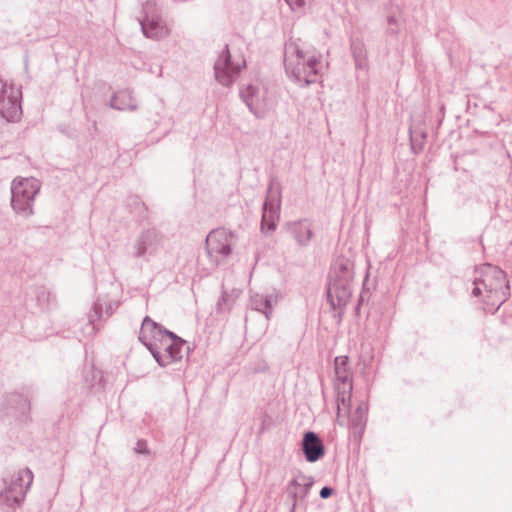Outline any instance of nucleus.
Masks as SVG:
<instances>
[{
	"instance_id": "obj_20",
	"label": "nucleus",
	"mask_w": 512,
	"mask_h": 512,
	"mask_svg": "<svg viewBox=\"0 0 512 512\" xmlns=\"http://www.w3.org/2000/svg\"><path fill=\"white\" fill-rule=\"evenodd\" d=\"M220 63H217L216 70L218 71L220 69Z\"/></svg>"
},
{
	"instance_id": "obj_15",
	"label": "nucleus",
	"mask_w": 512,
	"mask_h": 512,
	"mask_svg": "<svg viewBox=\"0 0 512 512\" xmlns=\"http://www.w3.org/2000/svg\"><path fill=\"white\" fill-rule=\"evenodd\" d=\"M224 65L228 70L238 72L246 65L245 58L243 55H238L235 57V59H232V55L230 53L229 49H226L225 51V61Z\"/></svg>"
},
{
	"instance_id": "obj_4",
	"label": "nucleus",
	"mask_w": 512,
	"mask_h": 512,
	"mask_svg": "<svg viewBox=\"0 0 512 512\" xmlns=\"http://www.w3.org/2000/svg\"><path fill=\"white\" fill-rule=\"evenodd\" d=\"M162 335L154 341L151 352L160 365L166 366L181 358L183 342L171 332Z\"/></svg>"
},
{
	"instance_id": "obj_14",
	"label": "nucleus",
	"mask_w": 512,
	"mask_h": 512,
	"mask_svg": "<svg viewBox=\"0 0 512 512\" xmlns=\"http://www.w3.org/2000/svg\"><path fill=\"white\" fill-rule=\"evenodd\" d=\"M278 220V215L276 210L273 207H268L266 204L264 207L261 229L264 232L273 231L276 227V221Z\"/></svg>"
},
{
	"instance_id": "obj_12",
	"label": "nucleus",
	"mask_w": 512,
	"mask_h": 512,
	"mask_svg": "<svg viewBox=\"0 0 512 512\" xmlns=\"http://www.w3.org/2000/svg\"><path fill=\"white\" fill-rule=\"evenodd\" d=\"M143 33L153 39H162L168 35V27L158 17L146 19L142 22Z\"/></svg>"
},
{
	"instance_id": "obj_3",
	"label": "nucleus",
	"mask_w": 512,
	"mask_h": 512,
	"mask_svg": "<svg viewBox=\"0 0 512 512\" xmlns=\"http://www.w3.org/2000/svg\"><path fill=\"white\" fill-rule=\"evenodd\" d=\"M31 481L32 475L29 471H19L6 476L0 491V502L8 506L19 503Z\"/></svg>"
},
{
	"instance_id": "obj_2",
	"label": "nucleus",
	"mask_w": 512,
	"mask_h": 512,
	"mask_svg": "<svg viewBox=\"0 0 512 512\" xmlns=\"http://www.w3.org/2000/svg\"><path fill=\"white\" fill-rule=\"evenodd\" d=\"M40 190V183L35 178H19L12 185V208L25 215L32 213V202Z\"/></svg>"
},
{
	"instance_id": "obj_6",
	"label": "nucleus",
	"mask_w": 512,
	"mask_h": 512,
	"mask_svg": "<svg viewBox=\"0 0 512 512\" xmlns=\"http://www.w3.org/2000/svg\"><path fill=\"white\" fill-rule=\"evenodd\" d=\"M0 114L8 121H15L21 114L18 93L4 85L0 90Z\"/></svg>"
},
{
	"instance_id": "obj_17",
	"label": "nucleus",
	"mask_w": 512,
	"mask_h": 512,
	"mask_svg": "<svg viewBox=\"0 0 512 512\" xmlns=\"http://www.w3.org/2000/svg\"><path fill=\"white\" fill-rule=\"evenodd\" d=\"M292 9H300L304 7L310 0H286Z\"/></svg>"
},
{
	"instance_id": "obj_7",
	"label": "nucleus",
	"mask_w": 512,
	"mask_h": 512,
	"mask_svg": "<svg viewBox=\"0 0 512 512\" xmlns=\"http://www.w3.org/2000/svg\"><path fill=\"white\" fill-rule=\"evenodd\" d=\"M233 235L226 229L213 230L206 238V245L209 253L228 255L231 251Z\"/></svg>"
},
{
	"instance_id": "obj_5",
	"label": "nucleus",
	"mask_w": 512,
	"mask_h": 512,
	"mask_svg": "<svg viewBox=\"0 0 512 512\" xmlns=\"http://www.w3.org/2000/svg\"><path fill=\"white\" fill-rule=\"evenodd\" d=\"M335 373L342 381L343 393L337 398V419L343 423L344 419L348 417V411L350 407V390L351 385L347 382L348 372L347 364L348 358L346 356H338L335 358Z\"/></svg>"
},
{
	"instance_id": "obj_13",
	"label": "nucleus",
	"mask_w": 512,
	"mask_h": 512,
	"mask_svg": "<svg viewBox=\"0 0 512 512\" xmlns=\"http://www.w3.org/2000/svg\"><path fill=\"white\" fill-rule=\"evenodd\" d=\"M350 296V290L346 286L333 284L328 289V299L334 308L346 305Z\"/></svg>"
},
{
	"instance_id": "obj_19",
	"label": "nucleus",
	"mask_w": 512,
	"mask_h": 512,
	"mask_svg": "<svg viewBox=\"0 0 512 512\" xmlns=\"http://www.w3.org/2000/svg\"><path fill=\"white\" fill-rule=\"evenodd\" d=\"M331 494H332V489H331V488H329V487H324V488H322V489H321V491H320V496H321L322 498H324V499H325V498H328Z\"/></svg>"
},
{
	"instance_id": "obj_8",
	"label": "nucleus",
	"mask_w": 512,
	"mask_h": 512,
	"mask_svg": "<svg viewBox=\"0 0 512 512\" xmlns=\"http://www.w3.org/2000/svg\"><path fill=\"white\" fill-rule=\"evenodd\" d=\"M243 97L250 109L257 115L262 116L267 107V93L255 87H248L243 92Z\"/></svg>"
},
{
	"instance_id": "obj_9",
	"label": "nucleus",
	"mask_w": 512,
	"mask_h": 512,
	"mask_svg": "<svg viewBox=\"0 0 512 512\" xmlns=\"http://www.w3.org/2000/svg\"><path fill=\"white\" fill-rule=\"evenodd\" d=\"M166 332V330L161 329L149 317H146L142 322L139 339L151 351L154 341L159 340V338L163 336L162 334H165Z\"/></svg>"
},
{
	"instance_id": "obj_11",
	"label": "nucleus",
	"mask_w": 512,
	"mask_h": 512,
	"mask_svg": "<svg viewBox=\"0 0 512 512\" xmlns=\"http://www.w3.org/2000/svg\"><path fill=\"white\" fill-rule=\"evenodd\" d=\"M312 484L313 479L310 476L299 473L292 479L288 486L289 494L293 497L294 501L303 499L308 494Z\"/></svg>"
},
{
	"instance_id": "obj_1",
	"label": "nucleus",
	"mask_w": 512,
	"mask_h": 512,
	"mask_svg": "<svg viewBox=\"0 0 512 512\" xmlns=\"http://www.w3.org/2000/svg\"><path fill=\"white\" fill-rule=\"evenodd\" d=\"M480 277L474 282L473 294L481 297L489 311L497 310L509 297V285L504 271L492 265L479 269Z\"/></svg>"
},
{
	"instance_id": "obj_16",
	"label": "nucleus",
	"mask_w": 512,
	"mask_h": 512,
	"mask_svg": "<svg viewBox=\"0 0 512 512\" xmlns=\"http://www.w3.org/2000/svg\"><path fill=\"white\" fill-rule=\"evenodd\" d=\"M367 411L368 407L366 404H359L352 415L349 416L350 425L355 428L362 427L366 419Z\"/></svg>"
},
{
	"instance_id": "obj_18",
	"label": "nucleus",
	"mask_w": 512,
	"mask_h": 512,
	"mask_svg": "<svg viewBox=\"0 0 512 512\" xmlns=\"http://www.w3.org/2000/svg\"><path fill=\"white\" fill-rule=\"evenodd\" d=\"M314 64H315L314 61H312V60L308 61V66L311 70V73L313 74V76H316V70H314ZM304 79H305L306 83H311V82L315 81V77L310 78V74L307 76V78L304 77Z\"/></svg>"
},
{
	"instance_id": "obj_10",
	"label": "nucleus",
	"mask_w": 512,
	"mask_h": 512,
	"mask_svg": "<svg viewBox=\"0 0 512 512\" xmlns=\"http://www.w3.org/2000/svg\"><path fill=\"white\" fill-rule=\"evenodd\" d=\"M303 451L309 462H315L324 455V446L315 433L308 432L305 434L303 439Z\"/></svg>"
}]
</instances>
